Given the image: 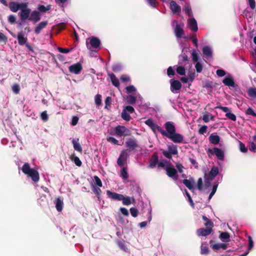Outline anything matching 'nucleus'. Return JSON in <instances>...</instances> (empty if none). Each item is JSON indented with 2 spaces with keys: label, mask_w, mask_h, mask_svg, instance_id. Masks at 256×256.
<instances>
[{
  "label": "nucleus",
  "mask_w": 256,
  "mask_h": 256,
  "mask_svg": "<svg viewBox=\"0 0 256 256\" xmlns=\"http://www.w3.org/2000/svg\"><path fill=\"white\" fill-rule=\"evenodd\" d=\"M30 10H22L21 12L19 13V16L22 20H26L29 18L30 16Z\"/></svg>",
  "instance_id": "4be33fe9"
},
{
  "label": "nucleus",
  "mask_w": 256,
  "mask_h": 256,
  "mask_svg": "<svg viewBox=\"0 0 256 256\" xmlns=\"http://www.w3.org/2000/svg\"><path fill=\"white\" fill-rule=\"evenodd\" d=\"M120 176L124 180H126L128 178V174L127 172V168L124 167L120 172Z\"/></svg>",
  "instance_id": "79ce46f5"
},
{
  "label": "nucleus",
  "mask_w": 256,
  "mask_h": 256,
  "mask_svg": "<svg viewBox=\"0 0 256 256\" xmlns=\"http://www.w3.org/2000/svg\"><path fill=\"white\" fill-rule=\"evenodd\" d=\"M202 220L204 222V226L206 228H212L214 226V223L210 220L204 216H202Z\"/></svg>",
  "instance_id": "7c9ffc66"
},
{
  "label": "nucleus",
  "mask_w": 256,
  "mask_h": 256,
  "mask_svg": "<svg viewBox=\"0 0 256 256\" xmlns=\"http://www.w3.org/2000/svg\"><path fill=\"white\" fill-rule=\"evenodd\" d=\"M112 84L116 87H119L120 82L116 76L114 74H109Z\"/></svg>",
  "instance_id": "72a5a7b5"
},
{
  "label": "nucleus",
  "mask_w": 256,
  "mask_h": 256,
  "mask_svg": "<svg viewBox=\"0 0 256 256\" xmlns=\"http://www.w3.org/2000/svg\"><path fill=\"white\" fill-rule=\"evenodd\" d=\"M70 159L76 166L79 167L82 166V162L78 156L73 154L70 156Z\"/></svg>",
  "instance_id": "f704fd0d"
},
{
  "label": "nucleus",
  "mask_w": 256,
  "mask_h": 256,
  "mask_svg": "<svg viewBox=\"0 0 256 256\" xmlns=\"http://www.w3.org/2000/svg\"><path fill=\"white\" fill-rule=\"evenodd\" d=\"M222 82L226 86L234 87L235 83L232 76H226L223 80Z\"/></svg>",
  "instance_id": "5701e85b"
},
{
  "label": "nucleus",
  "mask_w": 256,
  "mask_h": 256,
  "mask_svg": "<svg viewBox=\"0 0 256 256\" xmlns=\"http://www.w3.org/2000/svg\"><path fill=\"white\" fill-rule=\"evenodd\" d=\"M145 124L148 126L154 132H156V131H158L160 133V130H162L161 127L154 123L152 118H148L146 120Z\"/></svg>",
  "instance_id": "9d476101"
},
{
  "label": "nucleus",
  "mask_w": 256,
  "mask_h": 256,
  "mask_svg": "<svg viewBox=\"0 0 256 256\" xmlns=\"http://www.w3.org/2000/svg\"><path fill=\"white\" fill-rule=\"evenodd\" d=\"M29 20H32L34 23H36L40 20V14L39 12L37 10L32 11L28 18Z\"/></svg>",
  "instance_id": "2eb2a0df"
},
{
  "label": "nucleus",
  "mask_w": 256,
  "mask_h": 256,
  "mask_svg": "<svg viewBox=\"0 0 256 256\" xmlns=\"http://www.w3.org/2000/svg\"><path fill=\"white\" fill-rule=\"evenodd\" d=\"M212 231V228H200L196 230V233L198 236H206L210 234Z\"/></svg>",
  "instance_id": "1a4fd4ad"
},
{
  "label": "nucleus",
  "mask_w": 256,
  "mask_h": 256,
  "mask_svg": "<svg viewBox=\"0 0 256 256\" xmlns=\"http://www.w3.org/2000/svg\"><path fill=\"white\" fill-rule=\"evenodd\" d=\"M192 60L194 62H196L198 60V56L197 52L195 50H194L192 53Z\"/></svg>",
  "instance_id": "680f3d73"
},
{
  "label": "nucleus",
  "mask_w": 256,
  "mask_h": 256,
  "mask_svg": "<svg viewBox=\"0 0 256 256\" xmlns=\"http://www.w3.org/2000/svg\"><path fill=\"white\" fill-rule=\"evenodd\" d=\"M48 24V22L47 21L42 22L39 23L38 26L36 28L34 33L36 34H39L41 30L46 28Z\"/></svg>",
  "instance_id": "b1692460"
},
{
  "label": "nucleus",
  "mask_w": 256,
  "mask_h": 256,
  "mask_svg": "<svg viewBox=\"0 0 256 256\" xmlns=\"http://www.w3.org/2000/svg\"><path fill=\"white\" fill-rule=\"evenodd\" d=\"M106 194L108 196L113 200H118L120 201L123 199V195L122 194L112 192L109 190L106 191Z\"/></svg>",
  "instance_id": "f3484780"
},
{
  "label": "nucleus",
  "mask_w": 256,
  "mask_h": 256,
  "mask_svg": "<svg viewBox=\"0 0 256 256\" xmlns=\"http://www.w3.org/2000/svg\"><path fill=\"white\" fill-rule=\"evenodd\" d=\"M72 144H73L74 148L75 150L82 152V148L80 144L78 142V139L77 140L75 139H73L72 140Z\"/></svg>",
  "instance_id": "bb28decb"
},
{
  "label": "nucleus",
  "mask_w": 256,
  "mask_h": 256,
  "mask_svg": "<svg viewBox=\"0 0 256 256\" xmlns=\"http://www.w3.org/2000/svg\"><path fill=\"white\" fill-rule=\"evenodd\" d=\"M158 162V156L157 152H154L149 162V168H153L156 167Z\"/></svg>",
  "instance_id": "dca6fc26"
},
{
  "label": "nucleus",
  "mask_w": 256,
  "mask_h": 256,
  "mask_svg": "<svg viewBox=\"0 0 256 256\" xmlns=\"http://www.w3.org/2000/svg\"><path fill=\"white\" fill-rule=\"evenodd\" d=\"M115 134L118 136H126L131 135V131L124 126H118L114 128Z\"/></svg>",
  "instance_id": "39448f33"
},
{
  "label": "nucleus",
  "mask_w": 256,
  "mask_h": 256,
  "mask_svg": "<svg viewBox=\"0 0 256 256\" xmlns=\"http://www.w3.org/2000/svg\"><path fill=\"white\" fill-rule=\"evenodd\" d=\"M122 67L118 64H114L112 66V70L115 72H119L121 70Z\"/></svg>",
  "instance_id": "6e6d98bb"
},
{
  "label": "nucleus",
  "mask_w": 256,
  "mask_h": 256,
  "mask_svg": "<svg viewBox=\"0 0 256 256\" xmlns=\"http://www.w3.org/2000/svg\"><path fill=\"white\" fill-rule=\"evenodd\" d=\"M164 126L166 131L162 128L160 134L162 136L168 138L176 132V127L172 122H167L164 124Z\"/></svg>",
  "instance_id": "7ed1b4c3"
},
{
  "label": "nucleus",
  "mask_w": 256,
  "mask_h": 256,
  "mask_svg": "<svg viewBox=\"0 0 256 256\" xmlns=\"http://www.w3.org/2000/svg\"><path fill=\"white\" fill-rule=\"evenodd\" d=\"M38 9L40 12H45L50 10V6L46 7L44 5H40L38 6Z\"/></svg>",
  "instance_id": "69168bd1"
},
{
  "label": "nucleus",
  "mask_w": 256,
  "mask_h": 256,
  "mask_svg": "<svg viewBox=\"0 0 256 256\" xmlns=\"http://www.w3.org/2000/svg\"><path fill=\"white\" fill-rule=\"evenodd\" d=\"M130 210V214L133 217L136 218L138 216V211L137 208H131Z\"/></svg>",
  "instance_id": "864d4df0"
},
{
  "label": "nucleus",
  "mask_w": 256,
  "mask_h": 256,
  "mask_svg": "<svg viewBox=\"0 0 256 256\" xmlns=\"http://www.w3.org/2000/svg\"><path fill=\"white\" fill-rule=\"evenodd\" d=\"M166 174L174 180H176L178 178V172L173 167H167L166 168Z\"/></svg>",
  "instance_id": "ddd939ff"
},
{
  "label": "nucleus",
  "mask_w": 256,
  "mask_h": 256,
  "mask_svg": "<svg viewBox=\"0 0 256 256\" xmlns=\"http://www.w3.org/2000/svg\"><path fill=\"white\" fill-rule=\"evenodd\" d=\"M82 64L78 62L70 66L69 67V71L71 73L78 74L82 70Z\"/></svg>",
  "instance_id": "4468645a"
},
{
  "label": "nucleus",
  "mask_w": 256,
  "mask_h": 256,
  "mask_svg": "<svg viewBox=\"0 0 256 256\" xmlns=\"http://www.w3.org/2000/svg\"><path fill=\"white\" fill-rule=\"evenodd\" d=\"M226 116L228 119L231 120H233V121H236V116L233 113H232L230 112H227L226 114Z\"/></svg>",
  "instance_id": "603ef678"
},
{
  "label": "nucleus",
  "mask_w": 256,
  "mask_h": 256,
  "mask_svg": "<svg viewBox=\"0 0 256 256\" xmlns=\"http://www.w3.org/2000/svg\"><path fill=\"white\" fill-rule=\"evenodd\" d=\"M210 116L211 117V119L213 120L214 117L212 115L208 112H206L204 114L202 120L205 122H208L210 121Z\"/></svg>",
  "instance_id": "c03bdc74"
},
{
  "label": "nucleus",
  "mask_w": 256,
  "mask_h": 256,
  "mask_svg": "<svg viewBox=\"0 0 256 256\" xmlns=\"http://www.w3.org/2000/svg\"><path fill=\"white\" fill-rule=\"evenodd\" d=\"M218 186V184L213 185L212 190L210 194V196H209V197H208V200H209L212 198V196L216 193V190H217Z\"/></svg>",
  "instance_id": "5fc2aeb1"
},
{
  "label": "nucleus",
  "mask_w": 256,
  "mask_h": 256,
  "mask_svg": "<svg viewBox=\"0 0 256 256\" xmlns=\"http://www.w3.org/2000/svg\"><path fill=\"white\" fill-rule=\"evenodd\" d=\"M175 23L176 24L174 28L175 35L178 38H182L184 34V31L183 30L184 24H178V22L176 20H174L173 24Z\"/></svg>",
  "instance_id": "6e6552de"
},
{
  "label": "nucleus",
  "mask_w": 256,
  "mask_h": 256,
  "mask_svg": "<svg viewBox=\"0 0 256 256\" xmlns=\"http://www.w3.org/2000/svg\"><path fill=\"white\" fill-rule=\"evenodd\" d=\"M121 116L123 120L127 122L130 121L131 119V116H130L128 112H127L126 110H122Z\"/></svg>",
  "instance_id": "ea45409f"
},
{
  "label": "nucleus",
  "mask_w": 256,
  "mask_h": 256,
  "mask_svg": "<svg viewBox=\"0 0 256 256\" xmlns=\"http://www.w3.org/2000/svg\"><path fill=\"white\" fill-rule=\"evenodd\" d=\"M214 242L213 240H210V247L212 250H218L220 248V243L214 244Z\"/></svg>",
  "instance_id": "a19ab883"
},
{
  "label": "nucleus",
  "mask_w": 256,
  "mask_h": 256,
  "mask_svg": "<svg viewBox=\"0 0 256 256\" xmlns=\"http://www.w3.org/2000/svg\"><path fill=\"white\" fill-rule=\"evenodd\" d=\"M170 8L174 14L178 13L181 10L180 6L173 0L170 2Z\"/></svg>",
  "instance_id": "412c9836"
},
{
  "label": "nucleus",
  "mask_w": 256,
  "mask_h": 256,
  "mask_svg": "<svg viewBox=\"0 0 256 256\" xmlns=\"http://www.w3.org/2000/svg\"><path fill=\"white\" fill-rule=\"evenodd\" d=\"M18 3L14 2H11L9 4V8L14 12H16L19 10Z\"/></svg>",
  "instance_id": "c756f323"
},
{
  "label": "nucleus",
  "mask_w": 256,
  "mask_h": 256,
  "mask_svg": "<svg viewBox=\"0 0 256 256\" xmlns=\"http://www.w3.org/2000/svg\"><path fill=\"white\" fill-rule=\"evenodd\" d=\"M218 174V168L216 166H213L208 173L206 178L210 180H212Z\"/></svg>",
  "instance_id": "a211bd4d"
},
{
  "label": "nucleus",
  "mask_w": 256,
  "mask_h": 256,
  "mask_svg": "<svg viewBox=\"0 0 256 256\" xmlns=\"http://www.w3.org/2000/svg\"><path fill=\"white\" fill-rule=\"evenodd\" d=\"M107 140L114 144L118 145V141L114 137L110 136L107 138Z\"/></svg>",
  "instance_id": "052dcab7"
},
{
  "label": "nucleus",
  "mask_w": 256,
  "mask_h": 256,
  "mask_svg": "<svg viewBox=\"0 0 256 256\" xmlns=\"http://www.w3.org/2000/svg\"><path fill=\"white\" fill-rule=\"evenodd\" d=\"M126 146L128 148L130 151H138L140 149V146L138 144V140L134 138H130L126 142Z\"/></svg>",
  "instance_id": "20e7f679"
},
{
  "label": "nucleus",
  "mask_w": 256,
  "mask_h": 256,
  "mask_svg": "<svg viewBox=\"0 0 256 256\" xmlns=\"http://www.w3.org/2000/svg\"><path fill=\"white\" fill-rule=\"evenodd\" d=\"M240 142V150L242 152H246L248 151V148L246 147L244 144L241 142Z\"/></svg>",
  "instance_id": "338daca9"
},
{
  "label": "nucleus",
  "mask_w": 256,
  "mask_h": 256,
  "mask_svg": "<svg viewBox=\"0 0 256 256\" xmlns=\"http://www.w3.org/2000/svg\"><path fill=\"white\" fill-rule=\"evenodd\" d=\"M127 152L128 150H124L121 152L117 160L118 166H122L124 165V162L126 161L128 156V154Z\"/></svg>",
  "instance_id": "0eeeda50"
},
{
  "label": "nucleus",
  "mask_w": 256,
  "mask_h": 256,
  "mask_svg": "<svg viewBox=\"0 0 256 256\" xmlns=\"http://www.w3.org/2000/svg\"><path fill=\"white\" fill-rule=\"evenodd\" d=\"M245 114L246 115H251V116H256V112H255L254 111L253 109L252 108H250V107H249L246 110L245 112Z\"/></svg>",
  "instance_id": "de8ad7c7"
},
{
  "label": "nucleus",
  "mask_w": 256,
  "mask_h": 256,
  "mask_svg": "<svg viewBox=\"0 0 256 256\" xmlns=\"http://www.w3.org/2000/svg\"><path fill=\"white\" fill-rule=\"evenodd\" d=\"M219 238L223 242H228L230 240V234L228 232H222Z\"/></svg>",
  "instance_id": "c85d7f7f"
},
{
  "label": "nucleus",
  "mask_w": 256,
  "mask_h": 256,
  "mask_svg": "<svg viewBox=\"0 0 256 256\" xmlns=\"http://www.w3.org/2000/svg\"><path fill=\"white\" fill-rule=\"evenodd\" d=\"M182 86L181 83L178 80H170V90L172 92H176V91L180 90Z\"/></svg>",
  "instance_id": "9b49d317"
},
{
  "label": "nucleus",
  "mask_w": 256,
  "mask_h": 256,
  "mask_svg": "<svg viewBox=\"0 0 256 256\" xmlns=\"http://www.w3.org/2000/svg\"><path fill=\"white\" fill-rule=\"evenodd\" d=\"M168 138H170L175 143H182L184 140L183 136L181 134L176 133V132Z\"/></svg>",
  "instance_id": "f8f14e48"
},
{
  "label": "nucleus",
  "mask_w": 256,
  "mask_h": 256,
  "mask_svg": "<svg viewBox=\"0 0 256 256\" xmlns=\"http://www.w3.org/2000/svg\"><path fill=\"white\" fill-rule=\"evenodd\" d=\"M208 154L212 155L215 154L218 158L220 160H223L224 158V152L220 148H214L213 149L208 148L206 150Z\"/></svg>",
  "instance_id": "423d86ee"
},
{
  "label": "nucleus",
  "mask_w": 256,
  "mask_h": 256,
  "mask_svg": "<svg viewBox=\"0 0 256 256\" xmlns=\"http://www.w3.org/2000/svg\"><path fill=\"white\" fill-rule=\"evenodd\" d=\"M209 250L208 247L204 244L201 246V251L200 252L202 254H206L208 253Z\"/></svg>",
  "instance_id": "49530a36"
},
{
  "label": "nucleus",
  "mask_w": 256,
  "mask_h": 256,
  "mask_svg": "<svg viewBox=\"0 0 256 256\" xmlns=\"http://www.w3.org/2000/svg\"><path fill=\"white\" fill-rule=\"evenodd\" d=\"M176 70L177 73L181 76H184V75H185V74H186L185 68L182 66H178Z\"/></svg>",
  "instance_id": "a18cd8bd"
},
{
  "label": "nucleus",
  "mask_w": 256,
  "mask_h": 256,
  "mask_svg": "<svg viewBox=\"0 0 256 256\" xmlns=\"http://www.w3.org/2000/svg\"><path fill=\"white\" fill-rule=\"evenodd\" d=\"M210 142L214 144H217L220 141V138L218 135L212 134L209 137Z\"/></svg>",
  "instance_id": "cd10ccee"
},
{
  "label": "nucleus",
  "mask_w": 256,
  "mask_h": 256,
  "mask_svg": "<svg viewBox=\"0 0 256 256\" xmlns=\"http://www.w3.org/2000/svg\"><path fill=\"white\" fill-rule=\"evenodd\" d=\"M8 42V37L2 32H0V42L6 44Z\"/></svg>",
  "instance_id": "bf43d9fd"
},
{
  "label": "nucleus",
  "mask_w": 256,
  "mask_h": 256,
  "mask_svg": "<svg viewBox=\"0 0 256 256\" xmlns=\"http://www.w3.org/2000/svg\"><path fill=\"white\" fill-rule=\"evenodd\" d=\"M175 73L172 66H170L167 70L168 76L171 78L174 75Z\"/></svg>",
  "instance_id": "774afa93"
},
{
  "label": "nucleus",
  "mask_w": 256,
  "mask_h": 256,
  "mask_svg": "<svg viewBox=\"0 0 256 256\" xmlns=\"http://www.w3.org/2000/svg\"><path fill=\"white\" fill-rule=\"evenodd\" d=\"M160 150L162 152L163 155L166 158L168 159L172 158V154L168 150L166 151V150L161 149Z\"/></svg>",
  "instance_id": "09e8293b"
},
{
  "label": "nucleus",
  "mask_w": 256,
  "mask_h": 256,
  "mask_svg": "<svg viewBox=\"0 0 256 256\" xmlns=\"http://www.w3.org/2000/svg\"><path fill=\"white\" fill-rule=\"evenodd\" d=\"M122 200L124 205L128 206L132 204L130 198L128 196H123V199Z\"/></svg>",
  "instance_id": "37998d69"
},
{
  "label": "nucleus",
  "mask_w": 256,
  "mask_h": 256,
  "mask_svg": "<svg viewBox=\"0 0 256 256\" xmlns=\"http://www.w3.org/2000/svg\"><path fill=\"white\" fill-rule=\"evenodd\" d=\"M182 182L190 190H192L194 188V178L191 180L184 179L182 180Z\"/></svg>",
  "instance_id": "393cba45"
},
{
  "label": "nucleus",
  "mask_w": 256,
  "mask_h": 256,
  "mask_svg": "<svg viewBox=\"0 0 256 256\" xmlns=\"http://www.w3.org/2000/svg\"><path fill=\"white\" fill-rule=\"evenodd\" d=\"M100 41L96 36H92L86 40L87 48L91 50L98 51L100 49Z\"/></svg>",
  "instance_id": "f03ea898"
},
{
  "label": "nucleus",
  "mask_w": 256,
  "mask_h": 256,
  "mask_svg": "<svg viewBox=\"0 0 256 256\" xmlns=\"http://www.w3.org/2000/svg\"><path fill=\"white\" fill-rule=\"evenodd\" d=\"M17 39L18 43L20 46L26 45L28 43V38L24 36V34L22 32H20L18 33Z\"/></svg>",
  "instance_id": "6ab92c4d"
},
{
  "label": "nucleus",
  "mask_w": 256,
  "mask_h": 256,
  "mask_svg": "<svg viewBox=\"0 0 256 256\" xmlns=\"http://www.w3.org/2000/svg\"><path fill=\"white\" fill-rule=\"evenodd\" d=\"M94 192L98 198H100V196L102 193V190L98 187L94 186L93 188Z\"/></svg>",
  "instance_id": "13d9d810"
},
{
  "label": "nucleus",
  "mask_w": 256,
  "mask_h": 256,
  "mask_svg": "<svg viewBox=\"0 0 256 256\" xmlns=\"http://www.w3.org/2000/svg\"><path fill=\"white\" fill-rule=\"evenodd\" d=\"M190 58L185 53H182L178 57V64H182L184 62L188 61Z\"/></svg>",
  "instance_id": "473e14b6"
},
{
  "label": "nucleus",
  "mask_w": 256,
  "mask_h": 256,
  "mask_svg": "<svg viewBox=\"0 0 256 256\" xmlns=\"http://www.w3.org/2000/svg\"><path fill=\"white\" fill-rule=\"evenodd\" d=\"M64 206V202L60 198H56V210L60 212L62 210Z\"/></svg>",
  "instance_id": "2f4dec72"
},
{
  "label": "nucleus",
  "mask_w": 256,
  "mask_h": 256,
  "mask_svg": "<svg viewBox=\"0 0 256 256\" xmlns=\"http://www.w3.org/2000/svg\"><path fill=\"white\" fill-rule=\"evenodd\" d=\"M195 68H196V72L200 73L202 72V64L200 62H197L196 64Z\"/></svg>",
  "instance_id": "e2e57ef3"
},
{
  "label": "nucleus",
  "mask_w": 256,
  "mask_h": 256,
  "mask_svg": "<svg viewBox=\"0 0 256 256\" xmlns=\"http://www.w3.org/2000/svg\"><path fill=\"white\" fill-rule=\"evenodd\" d=\"M183 10L188 16H192V12L190 4H186L184 7Z\"/></svg>",
  "instance_id": "e433bc0d"
},
{
  "label": "nucleus",
  "mask_w": 256,
  "mask_h": 256,
  "mask_svg": "<svg viewBox=\"0 0 256 256\" xmlns=\"http://www.w3.org/2000/svg\"><path fill=\"white\" fill-rule=\"evenodd\" d=\"M248 94L250 96L256 97V88H250L248 91Z\"/></svg>",
  "instance_id": "3c124183"
},
{
  "label": "nucleus",
  "mask_w": 256,
  "mask_h": 256,
  "mask_svg": "<svg viewBox=\"0 0 256 256\" xmlns=\"http://www.w3.org/2000/svg\"><path fill=\"white\" fill-rule=\"evenodd\" d=\"M94 180H95V184L98 187H102V182L100 179L97 176H94Z\"/></svg>",
  "instance_id": "8fccbe9b"
},
{
  "label": "nucleus",
  "mask_w": 256,
  "mask_h": 256,
  "mask_svg": "<svg viewBox=\"0 0 256 256\" xmlns=\"http://www.w3.org/2000/svg\"><path fill=\"white\" fill-rule=\"evenodd\" d=\"M168 150L172 154L176 155L178 154L176 146L172 145L171 146H168Z\"/></svg>",
  "instance_id": "58836bf2"
},
{
  "label": "nucleus",
  "mask_w": 256,
  "mask_h": 256,
  "mask_svg": "<svg viewBox=\"0 0 256 256\" xmlns=\"http://www.w3.org/2000/svg\"><path fill=\"white\" fill-rule=\"evenodd\" d=\"M127 102L130 104H134L136 103V98L135 96L128 95L126 98Z\"/></svg>",
  "instance_id": "4c0bfd02"
},
{
  "label": "nucleus",
  "mask_w": 256,
  "mask_h": 256,
  "mask_svg": "<svg viewBox=\"0 0 256 256\" xmlns=\"http://www.w3.org/2000/svg\"><path fill=\"white\" fill-rule=\"evenodd\" d=\"M123 110H126V112H127L130 113V114H132L134 112V108L132 106H126V107H124V108Z\"/></svg>",
  "instance_id": "0e129e2a"
},
{
  "label": "nucleus",
  "mask_w": 256,
  "mask_h": 256,
  "mask_svg": "<svg viewBox=\"0 0 256 256\" xmlns=\"http://www.w3.org/2000/svg\"><path fill=\"white\" fill-rule=\"evenodd\" d=\"M22 170L28 177H30L34 182H38L40 180L38 172L35 169L31 168L28 163L24 164L22 168Z\"/></svg>",
  "instance_id": "f257e3e1"
},
{
  "label": "nucleus",
  "mask_w": 256,
  "mask_h": 256,
  "mask_svg": "<svg viewBox=\"0 0 256 256\" xmlns=\"http://www.w3.org/2000/svg\"><path fill=\"white\" fill-rule=\"evenodd\" d=\"M188 24L190 27V28L192 31V32H196L198 30L197 22L196 20L193 18L192 19H189L188 20Z\"/></svg>",
  "instance_id": "aec40b11"
},
{
  "label": "nucleus",
  "mask_w": 256,
  "mask_h": 256,
  "mask_svg": "<svg viewBox=\"0 0 256 256\" xmlns=\"http://www.w3.org/2000/svg\"><path fill=\"white\" fill-rule=\"evenodd\" d=\"M40 118L44 122H46L48 119V116L46 111H44L40 114Z\"/></svg>",
  "instance_id": "4d7b16f0"
},
{
  "label": "nucleus",
  "mask_w": 256,
  "mask_h": 256,
  "mask_svg": "<svg viewBox=\"0 0 256 256\" xmlns=\"http://www.w3.org/2000/svg\"><path fill=\"white\" fill-rule=\"evenodd\" d=\"M124 242H125L124 240L121 239L117 241L116 244L121 250L126 252L128 248L125 246Z\"/></svg>",
  "instance_id": "c9c22d12"
},
{
  "label": "nucleus",
  "mask_w": 256,
  "mask_h": 256,
  "mask_svg": "<svg viewBox=\"0 0 256 256\" xmlns=\"http://www.w3.org/2000/svg\"><path fill=\"white\" fill-rule=\"evenodd\" d=\"M202 52L206 58L212 56V52L211 48L208 46H204L202 48Z\"/></svg>",
  "instance_id": "a878e982"
}]
</instances>
